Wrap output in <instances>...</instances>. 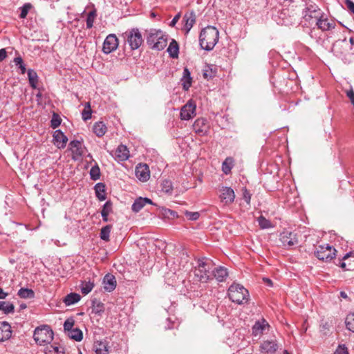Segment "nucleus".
Wrapping results in <instances>:
<instances>
[{"label":"nucleus","instance_id":"obj_1","mask_svg":"<svg viewBox=\"0 0 354 354\" xmlns=\"http://www.w3.org/2000/svg\"><path fill=\"white\" fill-rule=\"evenodd\" d=\"M218 37V30L214 26H208L203 28L200 33V46L203 49L210 51L217 44Z\"/></svg>","mask_w":354,"mask_h":354},{"label":"nucleus","instance_id":"obj_2","mask_svg":"<svg viewBox=\"0 0 354 354\" xmlns=\"http://www.w3.org/2000/svg\"><path fill=\"white\" fill-rule=\"evenodd\" d=\"M167 35L162 30L151 29L148 32L147 43L151 49L162 50L167 44Z\"/></svg>","mask_w":354,"mask_h":354},{"label":"nucleus","instance_id":"obj_3","mask_svg":"<svg viewBox=\"0 0 354 354\" xmlns=\"http://www.w3.org/2000/svg\"><path fill=\"white\" fill-rule=\"evenodd\" d=\"M211 265L208 259L205 257L198 259L197 266L194 268L193 272L194 279L201 283H207L212 279V274L210 272Z\"/></svg>","mask_w":354,"mask_h":354},{"label":"nucleus","instance_id":"obj_4","mask_svg":"<svg viewBox=\"0 0 354 354\" xmlns=\"http://www.w3.org/2000/svg\"><path fill=\"white\" fill-rule=\"evenodd\" d=\"M228 296L232 302L243 304L248 302L249 292L243 286L234 283L228 289Z\"/></svg>","mask_w":354,"mask_h":354},{"label":"nucleus","instance_id":"obj_5","mask_svg":"<svg viewBox=\"0 0 354 354\" xmlns=\"http://www.w3.org/2000/svg\"><path fill=\"white\" fill-rule=\"evenodd\" d=\"M33 338L40 346L50 344L53 339V331L48 325H42L35 329Z\"/></svg>","mask_w":354,"mask_h":354},{"label":"nucleus","instance_id":"obj_6","mask_svg":"<svg viewBox=\"0 0 354 354\" xmlns=\"http://www.w3.org/2000/svg\"><path fill=\"white\" fill-rule=\"evenodd\" d=\"M322 14L318 6L312 1L306 2L305 8L303 10V17L308 22L317 19Z\"/></svg>","mask_w":354,"mask_h":354},{"label":"nucleus","instance_id":"obj_7","mask_svg":"<svg viewBox=\"0 0 354 354\" xmlns=\"http://www.w3.org/2000/svg\"><path fill=\"white\" fill-rule=\"evenodd\" d=\"M127 42L132 50L138 49L142 44V35L138 28H133L125 32Z\"/></svg>","mask_w":354,"mask_h":354},{"label":"nucleus","instance_id":"obj_8","mask_svg":"<svg viewBox=\"0 0 354 354\" xmlns=\"http://www.w3.org/2000/svg\"><path fill=\"white\" fill-rule=\"evenodd\" d=\"M336 250L326 244V245H319L315 252V256L322 261H329L335 257Z\"/></svg>","mask_w":354,"mask_h":354},{"label":"nucleus","instance_id":"obj_9","mask_svg":"<svg viewBox=\"0 0 354 354\" xmlns=\"http://www.w3.org/2000/svg\"><path fill=\"white\" fill-rule=\"evenodd\" d=\"M69 149L72 153V159L73 160H79L87 151V149L80 140H72L70 142Z\"/></svg>","mask_w":354,"mask_h":354},{"label":"nucleus","instance_id":"obj_10","mask_svg":"<svg viewBox=\"0 0 354 354\" xmlns=\"http://www.w3.org/2000/svg\"><path fill=\"white\" fill-rule=\"evenodd\" d=\"M196 115V104L194 101L189 100L182 106L180 118L182 120H189Z\"/></svg>","mask_w":354,"mask_h":354},{"label":"nucleus","instance_id":"obj_11","mask_svg":"<svg viewBox=\"0 0 354 354\" xmlns=\"http://www.w3.org/2000/svg\"><path fill=\"white\" fill-rule=\"evenodd\" d=\"M280 241L286 248H290L298 244L297 234L289 231H283L280 234Z\"/></svg>","mask_w":354,"mask_h":354},{"label":"nucleus","instance_id":"obj_12","mask_svg":"<svg viewBox=\"0 0 354 354\" xmlns=\"http://www.w3.org/2000/svg\"><path fill=\"white\" fill-rule=\"evenodd\" d=\"M118 46V39L115 35L110 34L109 35L104 43L102 47V51L105 54H109L117 49Z\"/></svg>","mask_w":354,"mask_h":354},{"label":"nucleus","instance_id":"obj_13","mask_svg":"<svg viewBox=\"0 0 354 354\" xmlns=\"http://www.w3.org/2000/svg\"><path fill=\"white\" fill-rule=\"evenodd\" d=\"M315 24L317 28L322 31L330 30L335 26V23L333 20L330 21L323 13L315 19Z\"/></svg>","mask_w":354,"mask_h":354},{"label":"nucleus","instance_id":"obj_14","mask_svg":"<svg viewBox=\"0 0 354 354\" xmlns=\"http://www.w3.org/2000/svg\"><path fill=\"white\" fill-rule=\"evenodd\" d=\"M193 129L198 135H205L209 129V124L207 119L199 118L196 119L193 124Z\"/></svg>","mask_w":354,"mask_h":354},{"label":"nucleus","instance_id":"obj_15","mask_svg":"<svg viewBox=\"0 0 354 354\" xmlns=\"http://www.w3.org/2000/svg\"><path fill=\"white\" fill-rule=\"evenodd\" d=\"M136 176L142 182H146L150 177V171L147 164H140L136 167Z\"/></svg>","mask_w":354,"mask_h":354},{"label":"nucleus","instance_id":"obj_16","mask_svg":"<svg viewBox=\"0 0 354 354\" xmlns=\"http://www.w3.org/2000/svg\"><path fill=\"white\" fill-rule=\"evenodd\" d=\"M277 349L278 345L274 340L263 341L260 345L262 354H274Z\"/></svg>","mask_w":354,"mask_h":354},{"label":"nucleus","instance_id":"obj_17","mask_svg":"<svg viewBox=\"0 0 354 354\" xmlns=\"http://www.w3.org/2000/svg\"><path fill=\"white\" fill-rule=\"evenodd\" d=\"M111 155L118 162L124 161L129 157V151L125 145H120Z\"/></svg>","mask_w":354,"mask_h":354},{"label":"nucleus","instance_id":"obj_18","mask_svg":"<svg viewBox=\"0 0 354 354\" xmlns=\"http://www.w3.org/2000/svg\"><path fill=\"white\" fill-rule=\"evenodd\" d=\"M220 197L225 204H230L234 202L235 194L234 190L229 187H222L220 189Z\"/></svg>","mask_w":354,"mask_h":354},{"label":"nucleus","instance_id":"obj_19","mask_svg":"<svg viewBox=\"0 0 354 354\" xmlns=\"http://www.w3.org/2000/svg\"><path fill=\"white\" fill-rule=\"evenodd\" d=\"M68 142V138L64 134V133L58 129L55 131L53 133V143L59 149H63L66 147Z\"/></svg>","mask_w":354,"mask_h":354},{"label":"nucleus","instance_id":"obj_20","mask_svg":"<svg viewBox=\"0 0 354 354\" xmlns=\"http://www.w3.org/2000/svg\"><path fill=\"white\" fill-rule=\"evenodd\" d=\"M269 326H270L266 319H261V320H258L252 326V335L254 336L261 335L263 331L266 328H269Z\"/></svg>","mask_w":354,"mask_h":354},{"label":"nucleus","instance_id":"obj_21","mask_svg":"<svg viewBox=\"0 0 354 354\" xmlns=\"http://www.w3.org/2000/svg\"><path fill=\"white\" fill-rule=\"evenodd\" d=\"M12 330L7 322H0V342H4L10 338Z\"/></svg>","mask_w":354,"mask_h":354},{"label":"nucleus","instance_id":"obj_22","mask_svg":"<svg viewBox=\"0 0 354 354\" xmlns=\"http://www.w3.org/2000/svg\"><path fill=\"white\" fill-rule=\"evenodd\" d=\"M154 205L153 201L148 198L139 197L133 202L131 209L134 212H140L146 204Z\"/></svg>","mask_w":354,"mask_h":354},{"label":"nucleus","instance_id":"obj_23","mask_svg":"<svg viewBox=\"0 0 354 354\" xmlns=\"http://www.w3.org/2000/svg\"><path fill=\"white\" fill-rule=\"evenodd\" d=\"M104 288L107 292L113 291L116 287V280L113 275L107 274L103 279Z\"/></svg>","mask_w":354,"mask_h":354},{"label":"nucleus","instance_id":"obj_24","mask_svg":"<svg viewBox=\"0 0 354 354\" xmlns=\"http://www.w3.org/2000/svg\"><path fill=\"white\" fill-rule=\"evenodd\" d=\"M185 22L184 29L186 33H188L196 22V15L194 12L186 13L183 17Z\"/></svg>","mask_w":354,"mask_h":354},{"label":"nucleus","instance_id":"obj_25","mask_svg":"<svg viewBox=\"0 0 354 354\" xmlns=\"http://www.w3.org/2000/svg\"><path fill=\"white\" fill-rule=\"evenodd\" d=\"M212 274L218 281L222 282L227 278L228 272L227 268L223 266H219L212 271Z\"/></svg>","mask_w":354,"mask_h":354},{"label":"nucleus","instance_id":"obj_26","mask_svg":"<svg viewBox=\"0 0 354 354\" xmlns=\"http://www.w3.org/2000/svg\"><path fill=\"white\" fill-rule=\"evenodd\" d=\"M192 78L189 71L185 68L183 71V77L181 79L183 88L185 91H188L192 85Z\"/></svg>","mask_w":354,"mask_h":354},{"label":"nucleus","instance_id":"obj_27","mask_svg":"<svg viewBox=\"0 0 354 354\" xmlns=\"http://www.w3.org/2000/svg\"><path fill=\"white\" fill-rule=\"evenodd\" d=\"M81 299V296L75 292L68 294L63 299L66 306H69L77 303Z\"/></svg>","mask_w":354,"mask_h":354},{"label":"nucleus","instance_id":"obj_28","mask_svg":"<svg viewBox=\"0 0 354 354\" xmlns=\"http://www.w3.org/2000/svg\"><path fill=\"white\" fill-rule=\"evenodd\" d=\"M44 354H64V349L62 346L50 344L45 348Z\"/></svg>","mask_w":354,"mask_h":354},{"label":"nucleus","instance_id":"obj_29","mask_svg":"<svg viewBox=\"0 0 354 354\" xmlns=\"http://www.w3.org/2000/svg\"><path fill=\"white\" fill-rule=\"evenodd\" d=\"M167 51L169 56L172 58H177L179 53V46L175 39H172L170 42Z\"/></svg>","mask_w":354,"mask_h":354},{"label":"nucleus","instance_id":"obj_30","mask_svg":"<svg viewBox=\"0 0 354 354\" xmlns=\"http://www.w3.org/2000/svg\"><path fill=\"white\" fill-rule=\"evenodd\" d=\"M106 127L102 122H95L93 127V131L98 137L103 136L106 132Z\"/></svg>","mask_w":354,"mask_h":354},{"label":"nucleus","instance_id":"obj_31","mask_svg":"<svg viewBox=\"0 0 354 354\" xmlns=\"http://www.w3.org/2000/svg\"><path fill=\"white\" fill-rule=\"evenodd\" d=\"M96 354H108L109 346L106 342H97L94 345Z\"/></svg>","mask_w":354,"mask_h":354},{"label":"nucleus","instance_id":"obj_32","mask_svg":"<svg viewBox=\"0 0 354 354\" xmlns=\"http://www.w3.org/2000/svg\"><path fill=\"white\" fill-rule=\"evenodd\" d=\"M95 190L97 198L100 201H104L106 199L105 186L103 183H99L95 185Z\"/></svg>","mask_w":354,"mask_h":354},{"label":"nucleus","instance_id":"obj_33","mask_svg":"<svg viewBox=\"0 0 354 354\" xmlns=\"http://www.w3.org/2000/svg\"><path fill=\"white\" fill-rule=\"evenodd\" d=\"M27 73L30 86L33 88H36L38 82V75L37 73L33 69H28Z\"/></svg>","mask_w":354,"mask_h":354},{"label":"nucleus","instance_id":"obj_34","mask_svg":"<svg viewBox=\"0 0 354 354\" xmlns=\"http://www.w3.org/2000/svg\"><path fill=\"white\" fill-rule=\"evenodd\" d=\"M234 166V159L232 157H227L222 164V170L224 174H229Z\"/></svg>","mask_w":354,"mask_h":354},{"label":"nucleus","instance_id":"obj_35","mask_svg":"<svg viewBox=\"0 0 354 354\" xmlns=\"http://www.w3.org/2000/svg\"><path fill=\"white\" fill-rule=\"evenodd\" d=\"M67 335L75 341L80 342L83 338V334L80 329L75 328L67 333Z\"/></svg>","mask_w":354,"mask_h":354},{"label":"nucleus","instance_id":"obj_36","mask_svg":"<svg viewBox=\"0 0 354 354\" xmlns=\"http://www.w3.org/2000/svg\"><path fill=\"white\" fill-rule=\"evenodd\" d=\"M161 192L167 194H171L173 191L172 183L169 180H163L160 183Z\"/></svg>","mask_w":354,"mask_h":354},{"label":"nucleus","instance_id":"obj_37","mask_svg":"<svg viewBox=\"0 0 354 354\" xmlns=\"http://www.w3.org/2000/svg\"><path fill=\"white\" fill-rule=\"evenodd\" d=\"M90 177L93 180H97L100 178V169L96 162H95L94 165H93L90 170Z\"/></svg>","mask_w":354,"mask_h":354},{"label":"nucleus","instance_id":"obj_38","mask_svg":"<svg viewBox=\"0 0 354 354\" xmlns=\"http://www.w3.org/2000/svg\"><path fill=\"white\" fill-rule=\"evenodd\" d=\"M111 228H112L111 225H107L101 229L100 233V237L102 240L105 241H109Z\"/></svg>","mask_w":354,"mask_h":354},{"label":"nucleus","instance_id":"obj_39","mask_svg":"<svg viewBox=\"0 0 354 354\" xmlns=\"http://www.w3.org/2000/svg\"><path fill=\"white\" fill-rule=\"evenodd\" d=\"M0 310H2L5 314L14 313L15 306L10 302L0 301Z\"/></svg>","mask_w":354,"mask_h":354},{"label":"nucleus","instance_id":"obj_40","mask_svg":"<svg viewBox=\"0 0 354 354\" xmlns=\"http://www.w3.org/2000/svg\"><path fill=\"white\" fill-rule=\"evenodd\" d=\"M94 283L91 281H82L81 283V292L83 295L88 294L93 288Z\"/></svg>","mask_w":354,"mask_h":354},{"label":"nucleus","instance_id":"obj_41","mask_svg":"<svg viewBox=\"0 0 354 354\" xmlns=\"http://www.w3.org/2000/svg\"><path fill=\"white\" fill-rule=\"evenodd\" d=\"M18 295L21 298L28 299L34 297L35 293L31 289L21 288L18 291Z\"/></svg>","mask_w":354,"mask_h":354},{"label":"nucleus","instance_id":"obj_42","mask_svg":"<svg viewBox=\"0 0 354 354\" xmlns=\"http://www.w3.org/2000/svg\"><path fill=\"white\" fill-rule=\"evenodd\" d=\"M345 324L348 330L354 333V313H351L347 315Z\"/></svg>","mask_w":354,"mask_h":354},{"label":"nucleus","instance_id":"obj_43","mask_svg":"<svg viewBox=\"0 0 354 354\" xmlns=\"http://www.w3.org/2000/svg\"><path fill=\"white\" fill-rule=\"evenodd\" d=\"M216 73V68L213 69L211 66L208 65L206 66L205 69H204L203 77L207 80H209L214 77Z\"/></svg>","mask_w":354,"mask_h":354},{"label":"nucleus","instance_id":"obj_44","mask_svg":"<svg viewBox=\"0 0 354 354\" xmlns=\"http://www.w3.org/2000/svg\"><path fill=\"white\" fill-rule=\"evenodd\" d=\"M97 16L96 10H93L88 12L87 18H86V28L88 29H90L93 26V22L95 19V17Z\"/></svg>","mask_w":354,"mask_h":354},{"label":"nucleus","instance_id":"obj_45","mask_svg":"<svg viewBox=\"0 0 354 354\" xmlns=\"http://www.w3.org/2000/svg\"><path fill=\"white\" fill-rule=\"evenodd\" d=\"M258 223L261 229H268L272 227L271 222L263 216L258 218Z\"/></svg>","mask_w":354,"mask_h":354},{"label":"nucleus","instance_id":"obj_46","mask_svg":"<svg viewBox=\"0 0 354 354\" xmlns=\"http://www.w3.org/2000/svg\"><path fill=\"white\" fill-rule=\"evenodd\" d=\"M104 305L99 301L94 300L93 301V308L92 311L95 314H100L104 311Z\"/></svg>","mask_w":354,"mask_h":354},{"label":"nucleus","instance_id":"obj_47","mask_svg":"<svg viewBox=\"0 0 354 354\" xmlns=\"http://www.w3.org/2000/svg\"><path fill=\"white\" fill-rule=\"evenodd\" d=\"M14 63L16 66H19V68L21 70V74H25L26 71V68L25 64H24V61L21 57H17L14 59Z\"/></svg>","mask_w":354,"mask_h":354},{"label":"nucleus","instance_id":"obj_48","mask_svg":"<svg viewBox=\"0 0 354 354\" xmlns=\"http://www.w3.org/2000/svg\"><path fill=\"white\" fill-rule=\"evenodd\" d=\"M62 122V119L57 113H53L51 121H50V127L53 129H56L58 127Z\"/></svg>","mask_w":354,"mask_h":354},{"label":"nucleus","instance_id":"obj_49","mask_svg":"<svg viewBox=\"0 0 354 354\" xmlns=\"http://www.w3.org/2000/svg\"><path fill=\"white\" fill-rule=\"evenodd\" d=\"M91 109L89 103L86 104V106L85 109L83 110L82 113V119L84 121H86L87 120L90 119L91 118Z\"/></svg>","mask_w":354,"mask_h":354},{"label":"nucleus","instance_id":"obj_50","mask_svg":"<svg viewBox=\"0 0 354 354\" xmlns=\"http://www.w3.org/2000/svg\"><path fill=\"white\" fill-rule=\"evenodd\" d=\"M32 6L30 3H25L20 9H21V13H20V18L21 19H25L28 15V12H29L30 9L31 8Z\"/></svg>","mask_w":354,"mask_h":354},{"label":"nucleus","instance_id":"obj_51","mask_svg":"<svg viewBox=\"0 0 354 354\" xmlns=\"http://www.w3.org/2000/svg\"><path fill=\"white\" fill-rule=\"evenodd\" d=\"M112 209L113 203L110 201H108L103 205L101 213H106L107 214H109L112 212Z\"/></svg>","mask_w":354,"mask_h":354},{"label":"nucleus","instance_id":"obj_52","mask_svg":"<svg viewBox=\"0 0 354 354\" xmlns=\"http://www.w3.org/2000/svg\"><path fill=\"white\" fill-rule=\"evenodd\" d=\"M73 326H74V320L72 318L67 319L64 322V328L65 332H66V333L69 332L71 330H72L73 328Z\"/></svg>","mask_w":354,"mask_h":354},{"label":"nucleus","instance_id":"obj_53","mask_svg":"<svg viewBox=\"0 0 354 354\" xmlns=\"http://www.w3.org/2000/svg\"><path fill=\"white\" fill-rule=\"evenodd\" d=\"M186 217L190 220V221H196L200 217V214L199 212H188L187 211L185 213Z\"/></svg>","mask_w":354,"mask_h":354},{"label":"nucleus","instance_id":"obj_54","mask_svg":"<svg viewBox=\"0 0 354 354\" xmlns=\"http://www.w3.org/2000/svg\"><path fill=\"white\" fill-rule=\"evenodd\" d=\"M334 354H348V348L344 344L339 345Z\"/></svg>","mask_w":354,"mask_h":354},{"label":"nucleus","instance_id":"obj_55","mask_svg":"<svg viewBox=\"0 0 354 354\" xmlns=\"http://www.w3.org/2000/svg\"><path fill=\"white\" fill-rule=\"evenodd\" d=\"M162 215H164L165 216L168 217V218H169L170 216L174 217L176 215L175 212H174L169 209H166V208L162 209Z\"/></svg>","mask_w":354,"mask_h":354},{"label":"nucleus","instance_id":"obj_56","mask_svg":"<svg viewBox=\"0 0 354 354\" xmlns=\"http://www.w3.org/2000/svg\"><path fill=\"white\" fill-rule=\"evenodd\" d=\"M243 198L248 204H250L251 200V194L247 189H243Z\"/></svg>","mask_w":354,"mask_h":354},{"label":"nucleus","instance_id":"obj_57","mask_svg":"<svg viewBox=\"0 0 354 354\" xmlns=\"http://www.w3.org/2000/svg\"><path fill=\"white\" fill-rule=\"evenodd\" d=\"M344 3L348 9L354 14V2L351 0H345Z\"/></svg>","mask_w":354,"mask_h":354},{"label":"nucleus","instance_id":"obj_58","mask_svg":"<svg viewBox=\"0 0 354 354\" xmlns=\"http://www.w3.org/2000/svg\"><path fill=\"white\" fill-rule=\"evenodd\" d=\"M346 95L354 106V91L353 89L348 91Z\"/></svg>","mask_w":354,"mask_h":354},{"label":"nucleus","instance_id":"obj_59","mask_svg":"<svg viewBox=\"0 0 354 354\" xmlns=\"http://www.w3.org/2000/svg\"><path fill=\"white\" fill-rule=\"evenodd\" d=\"M7 56V53L6 49L1 48L0 49V62L3 60Z\"/></svg>","mask_w":354,"mask_h":354},{"label":"nucleus","instance_id":"obj_60","mask_svg":"<svg viewBox=\"0 0 354 354\" xmlns=\"http://www.w3.org/2000/svg\"><path fill=\"white\" fill-rule=\"evenodd\" d=\"M180 19V14L176 15L171 21V26H174Z\"/></svg>","mask_w":354,"mask_h":354},{"label":"nucleus","instance_id":"obj_61","mask_svg":"<svg viewBox=\"0 0 354 354\" xmlns=\"http://www.w3.org/2000/svg\"><path fill=\"white\" fill-rule=\"evenodd\" d=\"M8 295V294L5 292L2 288H0V299H5Z\"/></svg>","mask_w":354,"mask_h":354},{"label":"nucleus","instance_id":"obj_62","mask_svg":"<svg viewBox=\"0 0 354 354\" xmlns=\"http://www.w3.org/2000/svg\"><path fill=\"white\" fill-rule=\"evenodd\" d=\"M101 215H102L103 221L104 222H107L108 221V216H109V214H107L106 213H101Z\"/></svg>","mask_w":354,"mask_h":354},{"label":"nucleus","instance_id":"obj_63","mask_svg":"<svg viewBox=\"0 0 354 354\" xmlns=\"http://www.w3.org/2000/svg\"><path fill=\"white\" fill-rule=\"evenodd\" d=\"M340 267L344 270H351V268H346V263L345 262L340 263Z\"/></svg>","mask_w":354,"mask_h":354},{"label":"nucleus","instance_id":"obj_64","mask_svg":"<svg viewBox=\"0 0 354 354\" xmlns=\"http://www.w3.org/2000/svg\"><path fill=\"white\" fill-rule=\"evenodd\" d=\"M352 254H353V253H352L351 252L346 253V254L344 256V257H343V260L347 259L348 257H351V256H352Z\"/></svg>","mask_w":354,"mask_h":354}]
</instances>
